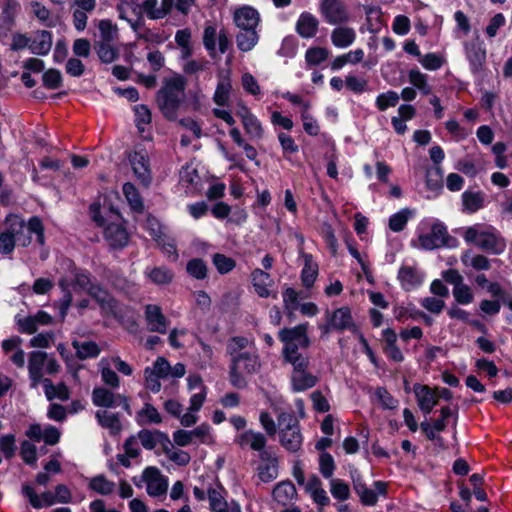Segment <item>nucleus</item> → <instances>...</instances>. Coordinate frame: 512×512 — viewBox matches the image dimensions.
I'll return each mask as SVG.
<instances>
[{"instance_id": "f257e3e1", "label": "nucleus", "mask_w": 512, "mask_h": 512, "mask_svg": "<svg viewBox=\"0 0 512 512\" xmlns=\"http://www.w3.org/2000/svg\"><path fill=\"white\" fill-rule=\"evenodd\" d=\"M69 272L59 282L65 293L59 302L61 317L64 318L71 305L74 292L84 290L99 304L104 314L117 316V304L111 295L99 286L92 285L86 273L77 270L71 263L68 264Z\"/></svg>"}, {"instance_id": "f03ea898", "label": "nucleus", "mask_w": 512, "mask_h": 512, "mask_svg": "<svg viewBox=\"0 0 512 512\" xmlns=\"http://www.w3.org/2000/svg\"><path fill=\"white\" fill-rule=\"evenodd\" d=\"M118 199L115 191L108 192L102 204L90 207L93 220L104 229L105 239L112 247H123L128 242V233L122 225V217L113 201Z\"/></svg>"}, {"instance_id": "7ed1b4c3", "label": "nucleus", "mask_w": 512, "mask_h": 512, "mask_svg": "<svg viewBox=\"0 0 512 512\" xmlns=\"http://www.w3.org/2000/svg\"><path fill=\"white\" fill-rule=\"evenodd\" d=\"M186 85L185 77L178 73L163 79L162 86L156 94V103L166 119H177L178 111L184 102Z\"/></svg>"}, {"instance_id": "20e7f679", "label": "nucleus", "mask_w": 512, "mask_h": 512, "mask_svg": "<svg viewBox=\"0 0 512 512\" xmlns=\"http://www.w3.org/2000/svg\"><path fill=\"white\" fill-rule=\"evenodd\" d=\"M462 236L467 243H474L480 249L492 254H501L506 248L504 239L493 227L475 224L465 228Z\"/></svg>"}, {"instance_id": "39448f33", "label": "nucleus", "mask_w": 512, "mask_h": 512, "mask_svg": "<svg viewBox=\"0 0 512 512\" xmlns=\"http://www.w3.org/2000/svg\"><path fill=\"white\" fill-rule=\"evenodd\" d=\"M447 227L439 220L426 219L417 228V240L411 244L415 248L434 250L446 244Z\"/></svg>"}, {"instance_id": "423d86ee", "label": "nucleus", "mask_w": 512, "mask_h": 512, "mask_svg": "<svg viewBox=\"0 0 512 512\" xmlns=\"http://www.w3.org/2000/svg\"><path fill=\"white\" fill-rule=\"evenodd\" d=\"M185 373L186 368L183 363H177L172 367L164 357H158L152 366L144 369L145 387L153 393H158L162 388L160 379L182 378Z\"/></svg>"}, {"instance_id": "0eeeda50", "label": "nucleus", "mask_w": 512, "mask_h": 512, "mask_svg": "<svg viewBox=\"0 0 512 512\" xmlns=\"http://www.w3.org/2000/svg\"><path fill=\"white\" fill-rule=\"evenodd\" d=\"M28 374L30 387L35 389L43 384L44 374H56L60 371L57 360L43 351H32L28 356Z\"/></svg>"}, {"instance_id": "6e6552de", "label": "nucleus", "mask_w": 512, "mask_h": 512, "mask_svg": "<svg viewBox=\"0 0 512 512\" xmlns=\"http://www.w3.org/2000/svg\"><path fill=\"white\" fill-rule=\"evenodd\" d=\"M7 223H10L11 231L14 233L18 245L27 247L32 242V235H36L39 244H44V228L38 217H32L28 223L17 216H7Z\"/></svg>"}, {"instance_id": "1a4fd4ad", "label": "nucleus", "mask_w": 512, "mask_h": 512, "mask_svg": "<svg viewBox=\"0 0 512 512\" xmlns=\"http://www.w3.org/2000/svg\"><path fill=\"white\" fill-rule=\"evenodd\" d=\"M279 339L283 342V359L306 355L299 351V348H307L310 344L307 335V325L300 324L293 328H285L279 332Z\"/></svg>"}, {"instance_id": "9d476101", "label": "nucleus", "mask_w": 512, "mask_h": 512, "mask_svg": "<svg viewBox=\"0 0 512 512\" xmlns=\"http://www.w3.org/2000/svg\"><path fill=\"white\" fill-rule=\"evenodd\" d=\"M260 368L259 358L248 352L232 356L230 382L236 388H244L247 384L245 375L256 373Z\"/></svg>"}, {"instance_id": "9b49d317", "label": "nucleus", "mask_w": 512, "mask_h": 512, "mask_svg": "<svg viewBox=\"0 0 512 512\" xmlns=\"http://www.w3.org/2000/svg\"><path fill=\"white\" fill-rule=\"evenodd\" d=\"M293 367L290 382L291 388L294 392H303L314 387L318 378L309 371V357L308 355L293 357L285 360Z\"/></svg>"}, {"instance_id": "f8f14e48", "label": "nucleus", "mask_w": 512, "mask_h": 512, "mask_svg": "<svg viewBox=\"0 0 512 512\" xmlns=\"http://www.w3.org/2000/svg\"><path fill=\"white\" fill-rule=\"evenodd\" d=\"M277 418L281 445L288 451H298L303 441L298 421L291 413L286 412H280Z\"/></svg>"}, {"instance_id": "ddd939ff", "label": "nucleus", "mask_w": 512, "mask_h": 512, "mask_svg": "<svg viewBox=\"0 0 512 512\" xmlns=\"http://www.w3.org/2000/svg\"><path fill=\"white\" fill-rule=\"evenodd\" d=\"M203 45L211 56L224 54L229 48L228 35L223 26L216 22H206L203 31Z\"/></svg>"}, {"instance_id": "4468645a", "label": "nucleus", "mask_w": 512, "mask_h": 512, "mask_svg": "<svg viewBox=\"0 0 512 512\" xmlns=\"http://www.w3.org/2000/svg\"><path fill=\"white\" fill-rule=\"evenodd\" d=\"M128 161L137 180L145 187L152 181L148 152L141 146H135L128 154Z\"/></svg>"}, {"instance_id": "2eb2a0df", "label": "nucleus", "mask_w": 512, "mask_h": 512, "mask_svg": "<svg viewBox=\"0 0 512 512\" xmlns=\"http://www.w3.org/2000/svg\"><path fill=\"white\" fill-rule=\"evenodd\" d=\"M141 482L144 484L147 494L153 498L165 497L168 491V478L156 467H147L142 475Z\"/></svg>"}, {"instance_id": "dca6fc26", "label": "nucleus", "mask_w": 512, "mask_h": 512, "mask_svg": "<svg viewBox=\"0 0 512 512\" xmlns=\"http://www.w3.org/2000/svg\"><path fill=\"white\" fill-rule=\"evenodd\" d=\"M236 115L250 139L261 140L264 137L265 130L262 122L244 102L237 104Z\"/></svg>"}, {"instance_id": "f3484780", "label": "nucleus", "mask_w": 512, "mask_h": 512, "mask_svg": "<svg viewBox=\"0 0 512 512\" xmlns=\"http://www.w3.org/2000/svg\"><path fill=\"white\" fill-rule=\"evenodd\" d=\"M92 402L97 407L115 408L122 406L128 414H131L128 399L122 394H115L104 387H96L92 392Z\"/></svg>"}, {"instance_id": "a211bd4d", "label": "nucleus", "mask_w": 512, "mask_h": 512, "mask_svg": "<svg viewBox=\"0 0 512 512\" xmlns=\"http://www.w3.org/2000/svg\"><path fill=\"white\" fill-rule=\"evenodd\" d=\"M320 13L324 20L331 25H340L349 20L347 7L340 0H322Z\"/></svg>"}, {"instance_id": "6ab92c4d", "label": "nucleus", "mask_w": 512, "mask_h": 512, "mask_svg": "<svg viewBox=\"0 0 512 512\" xmlns=\"http://www.w3.org/2000/svg\"><path fill=\"white\" fill-rule=\"evenodd\" d=\"M251 282L259 297L277 299L278 291L275 281L269 273L256 268L251 272Z\"/></svg>"}, {"instance_id": "aec40b11", "label": "nucleus", "mask_w": 512, "mask_h": 512, "mask_svg": "<svg viewBox=\"0 0 512 512\" xmlns=\"http://www.w3.org/2000/svg\"><path fill=\"white\" fill-rule=\"evenodd\" d=\"M397 278L405 291H412L422 285L425 275L417 265L404 263L399 268Z\"/></svg>"}, {"instance_id": "412c9836", "label": "nucleus", "mask_w": 512, "mask_h": 512, "mask_svg": "<svg viewBox=\"0 0 512 512\" xmlns=\"http://www.w3.org/2000/svg\"><path fill=\"white\" fill-rule=\"evenodd\" d=\"M320 329H322L324 332H328L330 329L337 331H356V326L354 324L350 309L348 307H341L329 315L327 325L320 326Z\"/></svg>"}, {"instance_id": "4be33fe9", "label": "nucleus", "mask_w": 512, "mask_h": 512, "mask_svg": "<svg viewBox=\"0 0 512 512\" xmlns=\"http://www.w3.org/2000/svg\"><path fill=\"white\" fill-rule=\"evenodd\" d=\"M464 51L473 74H480L486 61V49L480 41L465 42Z\"/></svg>"}, {"instance_id": "5701e85b", "label": "nucleus", "mask_w": 512, "mask_h": 512, "mask_svg": "<svg viewBox=\"0 0 512 512\" xmlns=\"http://www.w3.org/2000/svg\"><path fill=\"white\" fill-rule=\"evenodd\" d=\"M413 392L418 407L424 414H429L437 405V395L435 388H431L428 385L415 384L413 386Z\"/></svg>"}, {"instance_id": "b1692460", "label": "nucleus", "mask_w": 512, "mask_h": 512, "mask_svg": "<svg viewBox=\"0 0 512 512\" xmlns=\"http://www.w3.org/2000/svg\"><path fill=\"white\" fill-rule=\"evenodd\" d=\"M144 314L147 327L150 331L158 332L161 334L166 333L169 322L163 315L162 310L158 305H146Z\"/></svg>"}, {"instance_id": "393cba45", "label": "nucleus", "mask_w": 512, "mask_h": 512, "mask_svg": "<svg viewBox=\"0 0 512 512\" xmlns=\"http://www.w3.org/2000/svg\"><path fill=\"white\" fill-rule=\"evenodd\" d=\"M234 441L241 448H250L260 454L265 452L264 448L267 442L266 437L262 433L254 430H246L239 433L236 435Z\"/></svg>"}, {"instance_id": "a878e982", "label": "nucleus", "mask_w": 512, "mask_h": 512, "mask_svg": "<svg viewBox=\"0 0 512 512\" xmlns=\"http://www.w3.org/2000/svg\"><path fill=\"white\" fill-rule=\"evenodd\" d=\"M119 18L128 22L134 32H137L142 20L138 16V5L136 0H121L117 6Z\"/></svg>"}, {"instance_id": "bb28decb", "label": "nucleus", "mask_w": 512, "mask_h": 512, "mask_svg": "<svg viewBox=\"0 0 512 512\" xmlns=\"http://www.w3.org/2000/svg\"><path fill=\"white\" fill-rule=\"evenodd\" d=\"M232 91V81L230 72L226 71L219 74L217 86L213 94V102L220 107L228 105Z\"/></svg>"}, {"instance_id": "cd10ccee", "label": "nucleus", "mask_w": 512, "mask_h": 512, "mask_svg": "<svg viewBox=\"0 0 512 512\" xmlns=\"http://www.w3.org/2000/svg\"><path fill=\"white\" fill-rule=\"evenodd\" d=\"M357 37L354 28L338 25L331 31V42L338 49H346L353 45Z\"/></svg>"}, {"instance_id": "c85d7f7f", "label": "nucleus", "mask_w": 512, "mask_h": 512, "mask_svg": "<svg viewBox=\"0 0 512 512\" xmlns=\"http://www.w3.org/2000/svg\"><path fill=\"white\" fill-rule=\"evenodd\" d=\"M319 28V20L309 12H303L297 19L296 32L305 39L316 36Z\"/></svg>"}, {"instance_id": "c756f323", "label": "nucleus", "mask_w": 512, "mask_h": 512, "mask_svg": "<svg viewBox=\"0 0 512 512\" xmlns=\"http://www.w3.org/2000/svg\"><path fill=\"white\" fill-rule=\"evenodd\" d=\"M234 22L239 29H255L259 23V13L252 7H241L234 13Z\"/></svg>"}, {"instance_id": "7c9ffc66", "label": "nucleus", "mask_w": 512, "mask_h": 512, "mask_svg": "<svg viewBox=\"0 0 512 512\" xmlns=\"http://www.w3.org/2000/svg\"><path fill=\"white\" fill-rule=\"evenodd\" d=\"M22 493L28 499L31 506L35 509L49 507L56 503L54 494L52 492L46 491L41 495H38L33 487L28 484L23 485Z\"/></svg>"}, {"instance_id": "2f4dec72", "label": "nucleus", "mask_w": 512, "mask_h": 512, "mask_svg": "<svg viewBox=\"0 0 512 512\" xmlns=\"http://www.w3.org/2000/svg\"><path fill=\"white\" fill-rule=\"evenodd\" d=\"M303 486L317 505L323 507L330 503V499L316 475H311Z\"/></svg>"}, {"instance_id": "473e14b6", "label": "nucleus", "mask_w": 512, "mask_h": 512, "mask_svg": "<svg viewBox=\"0 0 512 512\" xmlns=\"http://www.w3.org/2000/svg\"><path fill=\"white\" fill-rule=\"evenodd\" d=\"M261 463L259 465V477L264 482H269L278 476V461L277 458L268 452L260 454Z\"/></svg>"}, {"instance_id": "72a5a7b5", "label": "nucleus", "mask_w": 512, "mask_h": 512, "mask_svg": "<svg viewBox=\"0 0 512 512\" xmlns=\"http://www.w3.org/2000/svg\"><path fill=\"white\" fill-rule=\"evenodd\" d=\"M208 499L213 512H241L238 504L233 503L230 508L228 507L221 488H210L208 490Z\"/></svg>"}, {"instance_id": "f704fd0d", "label": "nucleus", "mask_w": 512, "mask_h": 512, "mask_svg": "<svg viewBox=\"0 0 512 512\" xmlns=\"http://www.w3.org/2000/svg\"><path fill=\"white\" fill-rule=\"evenodd\" d=\"M463 211L469 214L482 209L485 204V194L482 191L466 190L461 195Z\"/></svg>"}, {"instance_id": "c9c22d12", "label": "nucleus", "mask_w": 512, "mask_h": 512, "mask_svg": "<svg viewBox=\"0 0 512 512\" xmlns=\"http://www.w3.org/2000/svg\"><path fill=\"white\" fill-rule=\"evenodd\" d=\"M52 47V35L48 31H38L31 39L29 49L33 54L46 55Z\"/></svg>"}, {"instance_id": "e433bc0d", "label": "nucleus", "mask_w": 512, "mask_h": 512, "mask_svg": "<svg viewBox=\"0 0 512 512\" xmlns=\"http://www.w3.org/2000/svg\"><path fill=\"white\" fill-rule=\"evenodd\" d=\"M144 276L153 284L168 285L174 278V273L167 267L156 266L147 267L144 271Z\"/></svg>"}, {"instance_id": "4c0bfd02", "label": "nucleus", "mask_w": 512, "mask_h": 512, "mask_svg": "<svg viewBox=\"0 0 512 512\" xmlns=\"http://www.w3.org/2000/svg\"><path fill=\"white\" fill-rule=\"evenodd\" d=\"M137 438L140 444L147 450L154 449L158 443L162 444L163 447L165 444H169V437L160 431L142 430L137 434Z\"/></svg>"}, {"instance_id": "58836bf2", "label": "nucleus", "mask_w": 512, "mask_h": 512, "mask_svg": "<svg viewBox=\"0 0 512 512\" xmlns=\"http://www.w3.org/2000/svg\"><path fill=\"white\" fill-rule=\"evenodd\" d=\"M175 43L180 49L181 58L187 59L192 55V32L189 28L177 30L175 33Z\"/></svg>"}, {"instance_id": "ea45409f", "label": "nucleus", "mask_w": 512, "mask_h": 512, "mask_svg": "<svg viewBox=\"0 0 512 512\" xmlns=\"http://www.w3.org/2000/svg\"><path fill=\"white\" fill-rule=\"evenodd\" d=\"M17 14L16 5L9 4L4 9L0 16V37L6 38L12 31L15 24V17Z\"/></svg>"}, {"instance_id": "a19ab883", "label": "nucleus", "mask_w": 512, "mask_h": 512, "mask_svg": "<svg viewBox=\"0 0 512 512\" xmlns=\"http://www.w3.org/2000/svg\"><path fill=\"white\" fill-rule=\"evenodd\" d=\"M44 393L48 400L59 399L61 401H66L70 397V392L68 387L59 383L54 385L51 380L45 379L43 381Z\"/></svg>"}, {"instance_id": "79ce46f5", "label": "nucleus", "mask_w": 512, "mask_h": 512, "mask_svg": "<svg viewBox=\"0 0 512 512\" xmlns=\"http://www.w3.org/2000/svg\"><path fill=\"white\" fill-rule=\"evenodd\" d=\"M374 486L376 490L369 489L365 485L362 489L356 492L364 505L372 506L376 504L378 495L384 494L386 491V485L381 481L375 482Z\"/></svg>"}, {"instance_id": "37998d69", "label": "nucleus", "mask_w": 512, "mask_h": 512, "mask_svg": "<svg viewBox=\"0 0 512 512\" xmlns=\"http://www.w3.org/2000/svg\"><path fill=\"white\" fill-rule=\"evenodd\" d=\"M98 423L110 431L111 434H118L121 430V423L117 414L107 410H99L96 412Z\"/></svg>"}, {"instance_id": "c03bdc74", "label": "nucleus", "mask_w": 512, "mask_h": 512, "mask_svg": "<svg viewBox=\"0 0 512 512\" xmlns=\"http://www.w3.org/2000/svg\"><path fill=\"white\" fill-rule=\"evenodd\" d=\"M461 262L466 267H471L478 271L488 270L490 268V261L487 257L474 254L471 251H465L461 255Z\"/></svg>"}, {"instance_id": "a18cd8bd", "label": "nucleus", "mask_w": 512, "mask_h": 512, "mask_svg": "<svg viewBox=\"0 0 512 512\" xmlns=\"http://www.w3.org/2000/svg\"><path fill=\"white\" fill-rule=\"evenodd\" d=\"M296 495V488L291 482H281L273 490L274 499L283 505L294 500Z\"/></svg>"}, {"instance_id": "49530a36", "label": "nucleus", "mask_w": 512, "mask_h": 512, "mask_svg": "<svg viewBox=\"0 0 512 512\" xmlns=\"http://www.w3.org/2000/svg\"><path fill=\"white\" fill-rule=\"evenodd\" d=\"M98 367L101 373L102 381L112 388H118L120 385V379L116 372L111 368V360L103 357L99 361Z\"/></svg>"}, {"instance_id": "de8ad7c7", "label": "nucleus", "mask_w": 512, "mask_h": 512, "mask_svg": "<svg viewBox=\"0 0 512 512\" xmlns=\"http://www.w3.org/2000/svg\"><path fill=\"white\" fill-rule=\"evenodd\" d=\"M136 421L140 425L159 424L162 422V417L153 405L146 403L137 413Z\"/></svg>"}, {"instance_id": "09e8293b", "label": "nucleus", "mask_w": 512, "mask_h": 512, "mask_svg": "<svg viewBox=\"0 0 512 512\" xmlns=\"http://www.w3.org/2000/svg\"><path fill=\"white\" fill-rule=\"evenodd\" d=\"M408 81L413 88L419 90L423 95L431 93V86L428 83V76L418 69H411L408 72Z\"/></svg>"}, {"instance_id": "8fccbe9b", "label": "nucleus", "mask_w": 512, "mask_h": 512, "mask_svg": "<svg viewBox=\"0 0 512 512\" xmlns=\"http://www.w3.org/2000/svg\"><path fill=\"white\" fill-rule=\"evenodd\" d=\"M237 46L243 52L252 50L258 42V35L255 29H240L236 37Z\"/></svg>"}, {"instance_id": "3c124183", "label": "nucleus", "mask_w": 512, "mask_h": 512, "mask_svg": "<svg viewBox=\"0 0 512 512\" xmlns=\"http://www.w3.org/2000/svg\"><path fill=\"white\" fill-rule=\"evenodd\" d=\"M413 216H414L413 210H411L409 208H403L390 216L389 228L393 232H400L406 227L409 219H411Z\"/></svg>"}, {"instance_id": "603ef678", "label": "nucleus", "mask_w": 512, "mask_h": 512, "mask_svg": "<svg viewBox=\"0 0 512 512\" xmlns=\"http://www.w3.org/2000/svg\"><path fill=\"white\" fill-rule=\"evenodd\" d=\"M73 347L76 350L77 356L79 359H88L97 357L101 349L97 343L93 341H84V342H73Z\"/></svg>"}, {"instance_id": "864d4df0", "label": "nucleus", "mask_w": 512, "mask_h": 512, "mask_svg": "<svg viewBox=\"0 0 512 512\" xmlns=\"http://www.w3.org/2000/svg\"><path fill=\"white\" fill-rule=\"evenodd\" d=\"M17 242L11 231L10 223L5 220V228L0 232V254L9 255L14 251Z\"/></svg>"}, {"instance_id": "5fc2aeb1", "label": "nucleus", "mask_w": 512, "mask_h": 512, "mask_svg": "<svg viewBox=\"0 0 512 512\" xmlns=\"http://www.w3.org/2000/svg\"><path fill=\"white\" fill-rule=\"evenodd\" d=\"M122 191L131 209L135 212H141L143 210V201L136 187L132 183L127 182L123 185Z\"/></svg>"}, {"instance_id": "6e6d98bb", "label": "nucleus", "mask_w": 512, "mask_h": 512, "mask_svg": "<svg viewBox=\"0 0 512 512\" xmlns=\"http://www.w3.org/2000/svg\"><path fill=\"white\" fill-rule=\"evenodd\" d=\"M310 108L309 103L303 104V110L301 112V120L303 123L304 131L311 135V136H317L320 132V126L317 122V120L309 114L308 110Z\"/></svg>"}, {"instance_id": "4d7b16f0", "label": "nucleus", "mask_w": 512, "mask_h": 512, "mask_svg": "<svg viewBox=\"0 0 512 512\" xmlns=\"http://www.w3.org/2000/svg\"><path fill=\"white\" fill-rule=\"evenodd\" d=\"M446 426V422L438 419L434 421L432 424L428 422L421 423V429L423 430L427 438L438 443L442 442V437H440L438 433L442 432L446 428Z\"/></svg>"}, {"instance_id": "13d9d810", "label": "nucleus", "mask_w": 512, "mask_h": 512, "mask_svg": "<svg viewBox=\"0 0 512 512\" xmlns=\"http://www.w3.org/2000/svg\"><path fill=\"white\" fill-rule=\"evenodd\" d=\"M186 271L191 277L197 280H203L207 277L208 267L202 259L194 258L188 261Z\"/></svg>"}, {"instance_id": "bf43d9fd", "label": "nucleus", "mask_w": 512, "mask_h": 512, "mask_svg": "<svg viewBox=\"0 0 512 512\" xmlns=\"http://www.w3.org/2000/svg\"><path fill=\"white\" fill-rule=\"evenodd\" d=\"M317 275V265L312 261V257L310 255H305V265L301 274L303 285L306 287H311L316 280Z\"/></svg>"}, {"instance_id": "052dcab7", "label": "nucleus", "mask_w": 512, "mask_h": 512, "mask_svg": "<svg viewBox=\"0 0 512 512\" xmlns=\"http://www.w3.org/2000/svg\"><path fill=\"white\" fill-rule=\"evenodd\" d=\"M164 452L168 459L177 465L185 466L190 462V455L186 451L175 448L170 440L169 444H165Z\"/></svg>"}, {"instance_id": "680f3d73", "label": "nucleus", "mask_w": 512, "mask_h": 512, "mask_svg": "<svg viewBox=\"0 0 512 512\" xmlns=\"http://www.w3.org/2000/svg\"><path fill=\"white\" fill-rule=\"evenodd\" d=\"M89 487L99 494L108 495L114 491L115 484L103 475H98L90 480Z\"/></svg>"}, {"instance_id": "e2e57ef3", "label": "nucleus", "mask_w": 512, "mask_h": 512, "mask_svg": "<svg viewBox=\"0 0 512 512\" xmlns=\"http://www.w3.org/2000/svg\"><path fill=\"white\" fill-rule=\"evenodd\" d=\"M328 56V49L323 47H311L305 53V61L308 66H316L324 62Z\"/></svg>"}, {"instance_id": "0e129e2a", "label": "nucleus", "mask_w": 512, "mask_h": 512, "mask_svg": "<svg viewBox=\"0 0 512 512\" xmlns=\"http://www.w3.org/2000/svg\"><path fill=\"white\" fill-rule=\"evenodd\" d=\"M96 50L100 60L104 63H112L118 57V51L111 42H98Z\"/></svg>"}, {"instance_id": "69168bd1", "label": "nucleus", "mask_w": 512, "mask_h": 512, "mask_svg": "<svg viewBox=\"0 0 512 512\" xmlns=\"http://www.w3.org/2000/svg\"><path fill=\"white\" fill-rule=\"evenodd\" d=\"M420 63L425 69L435 71L446 63V59L439 53H427L420 59Z\"/></svg>"}, {"instance_id": "338daca9", "label": "nucleus", "mask_w": 512, "mask_h": 512, "mask_svg": "<svg viewBox=\"0 0 512 512\" xmlns=\"http://www.w3.org/2000/svg\"><path fill=\"white\" fill-rule=\"evenodd\" d=\"M400 96L395 91L381 93L376 98V106L380 111H385L389 107H395L399 102Z\"/></svg>"}, {"instance_id": "774afa93", "label": "nucleus", "mask_w": 512, "mask_h": 512, "mask_svg": "<svg viewBox=\"0 0 512 512\" xmlns=\"http://www.w3.org/2000/svg\"><path fill=\"white\" fill-rule=\"evenodd\" d=\"M330 492L339 501H345L350 497L349 486L341 479H331Z\"/></svg>"}]
</instances>
